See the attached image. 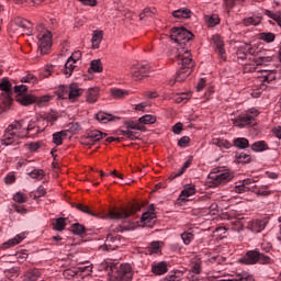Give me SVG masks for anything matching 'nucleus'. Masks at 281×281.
I'll list each match as a JSON object with an SVG mask.
<instances>
[{
    "label": "nucleus",
    "mask_w": 281,
    "mask_h": 281,
    "mask_svg": "<svg viewBox=\"0 0 281 281\" xmlns=\"http://www.w3.org/2000/svg\"><path fill=\"white\" fill-rule=\"evenodd\" d=\"M194 194H196V187H194V184H186L180 193L179 201H188V199L194 196Z\"/></svg>",
    "instance_id": "obj_18"
},
{
    "label": "nucleus",
    "mask_w": 281,
    "mask_h": 281,
    "mask_svg": "<svg viewBox=\"0 0 281 281\" xmlns=\"http://www.w3.org/2000/svg\"><path fill=\"white\" fill-rule=\"evenodd\" d=\"M137 210H139V206L134 205L130 207L127 211H110L108 217L111 221H126V218H128V216H133V214H135Z\"/></svg>",
    "instance_id": "obj_9"
},
{
    "label": "nucleus",
    "mask_w": 281,
    "mask_h": 281,
    "mask_svg": "<svg viewBox=\"0 0 281 281\" xmlns=\"http://www.w3.org/2000/svg\"><path fill=\"white\" fill-rule=\"evenodd\" d=\"M123 137H127V139H139L140 134L139 132L131 128L122 130L121 131Z\"/></svg>",
    "instance_id": "obj_33"
},
{
    "label": "nucleus",
    "mask_w": 281,
    "mask_h": 281,
    "mask_svg": "<svg viewBox=\"0 0 281 281\" xmlns=\"http://www.w3.org/2000/svg\"><path fill=\"white\" fill-rule=\"evenodd\" d=\"M181 239L186 245H190V243H192L194 240V234L192 233H182L181 234Z\"/></svg>",
    "instance_id": "obj_56"
},
{
    "label": "nucleus",
    "mask_w": 281,
    "mask_h": 281,
    "mask_svg": "<svg viewBox=\"0 0 281 281\" xmlns=\"http://www.w3.org/2000/svg\"><path fill=\"white\" fill-rule=\"evenodd\" d=\"M237 159L239 164H249V161H251V156L241 153L237 156Z\"/></svg>",
    "instance_id": "obj_61"
},
{
    "label": "nucleus",
    "mask_w": 281,
    "mask_h": 281,
    "mask_svg": "<svg viewBox=\"0 0 281 281\" xmlns=\"http://www.w3.org/2000/svg\"><path fill=\"white\" fill-rule=\"evenodd\" d=\"M100 43H102V32L97 31L92 35V48L98 49V47H100Z\"/></svg>",
    "instance_id": "obj_36"
},
{
    "label": "nucleus",
    "mask_w": 281,
    "mask_h": 281,
    "mask_svg": "<svg viewBox=\"0 0 281 281\" xmlns=\"http://www.w3.org/2000/svg\"><path fill=\"white\" fill-rule=\"evenodd\" d=\"M269 186H254L252 187V192L257 194V196H270L271 190L268 189Z\"/></svg>",
    "instance_id": "obj_28"
},
{
    "label": "nucleus",
    "mask_w": 281,
    "mask_h": 281,
    "mask_svg": "<svg viewBox=\"0 0 281 281\" xmlns=\"http://www.w3.org/2000/svg\"><path fill=\"white\" fill-rule=\"evenodd\" d=\"M75 276H78V268L66 269L64 271V278H66V280H71Z\"/></svg>",
    "instance_id": "obj_54"
},
{
    "label": "nucleus",
    "mask_w": 281,
    "mask_h": 281,
    "mask_svg": "<svg viewBox=\"0 0 281 281\" xmlns=\"http://www.w3.org/2000/svg\"><path fill=\"white\" fill-rule=\"evenodd\" d=\"M16 25L19 27V32H22V34H26V36L32 34V22L22 19L16 21Z\"/></svg>",
    "instance_id": "obj_19"
},
{
    "label": "nucleus",
    "mask_w": 281,
    "mask_h": 281,
    "mask_svg": "<svg viewBox=\"0 0 281 281\" xmlns=\"http://www.w3.org/2000/svg\"><path fill=\"white\" fill-rule=\"evenodd\" d=\"M260 40L265 41V43H273L276 41V34L273 33H261Z\"/></svg>",
    "instance_id": "obj_53"
},
{
    "label": "nucleus",
    "mask_w": 281,
    "mask_h": 281,
    "mask_svg": "<svg viewBox=\"0 0 281 281\" xmlns=\"http://www.w3.org/2000/svg\"><path fill=\"white\" fill-rule=\"evenodd\" d=\"M76 69V61H74V59H70L68 57V60L65 64V68H64V74L66 76V78H69V76H71V74H74V70Z\"/></svg>",
    "instance_id": "obj_32"
},
{
    "label": "nucleus",
    "mask_w": 281,
    "mask_h": 281,
    "mask_svg": "<svg viewBox=\"0 0 281 281\" xmlns=\"http://www.w3.org/2000/svg\"><path fill=\"white\" fill-rule=\"evenodd\" d=\"M234 179V173L229 170L211 172L207 178L209 188H218V186H225Z\"/></svg>",
    "instance_id": "obj_4"
},
{
    "label": "nucleus",
    "mask_w": 281,
    "mask_h": 281,
    "mask_svg": "<svg viewBox=\"0 0 281 281\" xmlns=\"http://www.w3.org/2000/svg\"><path fill=\"white\" fill-rule=\"evenodd\" d=\"M106 137V134L102 133L101 131L93 130L90 131L86 137L82 138V144L86 146H93L95 142H100V139H104Z\"/></svg>",
    "instance_id": "obj_12"
},
{
    "label": "nucleus",
    "mask_w": 281,
    "mask_h": 281,
    "mask_svg": "<svg viewBox=\"0 0 281 281\" xmlns=\"http://www.w3.org/2000/svg\"><path fill=\"white\" fill-rule=\"evenodd\" d=\"M90 71H94L95 74H101L102 71V61L100 59H94L90 63Z\"/></svg>",
    "instance_id": "obj_41"
},
{
    "label": "nucleus",
    "mask_w": 281,
    "mask_h": 281,
    "mask_svg": "<svg viewBox=\"0 0 281 281\" xmlns=\"http://www.w3.org/2000/svg\"><path fill=\"white\" fill-rule=\"evenodd\" d=\"M267 227V222L263 220H254L249 222L248 224V229L252 232L254 234H260V232L265 231Z\"/></svg>",
    "instance_id": "obj_17"
},
{
    "label": "nucleus",
    "mask_w": 281,
    "mask_h": 281,
    "mask_svg": "<svg viewBox=\"0 0 281 281\" xmlns=\"http://www.w3.org/2000/svg\"><path fill=\"white\" fill-rule=\"evenodd\" d=\"M149 254H159L161 251V244L159 241H154L148 247Z\"/></svg>",
    "instance_id": "obj_48"
},
{
    "label": "nucleus",
    "mask_w": 281,
    "mask_h": 281,
    "mask_svg": "<svg viewBox=\"0 0 281 281\" xmlns=\"http://www.w3.org/2000/svg\"><path fill=\"white\" fill-rule=\"evenodd\" d=\"M25 238H27V232L20 233L15 235L13 238L4 241L0 246V249H11V247H16V245H21V243H23Z\"/></svg>",
    "instance_id": "obj_15"
},
{
    "label": "nucleus",
    "mask_w": 281,
    "mask_h": 281,
    "mask_svg": "<svg viewBox=\"0 0 281 281\" xmlns=\"http://www.w3.org/2000/svg\"><path fill=\"white\" fill-rule=\"evenodd\" d=\"M176 19H190L192 16V11L188 8L178 9L172 12Z\"/></svg>",
    "instance_id": "obj_26"
},
{
    "label": "nucleus",
    "mask_w": 281,
    "mask_h": 281,
    "mask_svg": "<svg viewBox=\"0 0 281 281\" xmlns=\"http://www.w3.org/2000/svg\"><path fill=\"white\" fill-rule=\"evenodd\" d=\"M7 130H9L18 139L27 137V134L30 133V130L24 126L23 121H14L7 127Z\"/></svg>",
    "instance_id": "obj_8"
},
{
    "label": "nucleus",
    "mask_w": 281,
    "mask_h": 281,
    "mask_svg": "<svg viewBox=\"0 0 281 281\" xmlns=\"http://www.w3.org/2000/svg\"><path fill=\"white\" fill-rule=\"evenodd\" d=\"M29 150H31V153H36V150H38V148H41V142H35V143H30L27 145Z\"/></svg>",
    "instance_id": "obj_64"
},
{
    "label": "nucleus",
    "mask_w": 281,
    "mask_h": 281,
    "mask_svg": "<svg viewBox=\"0 0 281 281\" xmlns=\"http://www.w3.org/2000/svg\"><path fill=\"white\" fill-rule=\"evenodd\" d=\"M82 94V89L78 87V85L72 83L68 88L64 87L59 90L58 98H61V100H67L69 98L71 102H76L78 98H80Z\"/></svg>",
    "instance_id": "obj_5"
},
{
    "label": "nucleus",
    "mask_w": 281,
    "mask_h": 281,
    "mask_svg": "<svg viewBox=\"0 0 281 281\" xmlns=\"http://www.w3.org/2000/svg\"><path fill=\"white\" fill-rule=\"evenodd\" d=\"M151 271L155 276H164V273H168V262L160 261L158 263H154L151 266Z\"/></svg>",
    "instance_id": "obj_21"
},
{
    "label": "nucleus",
    "mask_w": 281,
    "mask_h": 281,
    "mask_svg": "<svg viewBox=\"0 0 281 281\" xmlns=\"http://www.w3.org/2000/svg\"><path fill=\"white\" fill-rule=\"evenodd\" d=\"M192 98V94L188 92L176 93L172 95V100L177 102V104H186L188 100Z\"/></svg>",
    "instance_id": "obj_27"
},
{
    "label": "nucleus",
    "mask_w": 281,
    "mask_h": 281,
    "mask_svg": "<svg viewBox=\"0 0 281 281\" xmlns=\"http://www.w3.org/2000/svg\"><path fill=\"white\" fill-rule=\"evenodd\" d=\"M49 126V121L46 117H40L36 121H30L27 131H35V133H43Z\"/></svg>",
    "instance_id": "obj_13"
},
{
    "label": "nucleus",
    "mask_w": 281,
    "mask_h": 281,
    "mask_svg": "<svg viewBox=\"0 0 281 281\" xmlns=\"http://www.w3.org/2000/svg\"><path fill=\"white\" fill-rule=\"evenodd\" d=\"M16 101L22 104V106H30L36 102V97L33 94L18 95Z\"/></svg>",
    "instance_id": "obj_23"
},
{
    "label": "nucleus",
    "mask_w": 281,
    "mask_h": 281,
    "mask_svg": "<svg viewBox=\"0 0 281 281\" xmlns=\"http://www.w3.org/2000/svg\"><path fill=\"white\" fill-rule=\"evenodd\" d=\"M29 177H31V179H36V181H41L43 177H45V171H43V169H34L29 173Z\"/></svg>",
    "instance_id": "obj_42"
},
{
    "label": "nucleus",
    "mask_w": 281,
    "mask_h": 281,
    "mask_svg": "<svg viewBox=\"0 0 281 281\" xmlns=\"http://www.w3.org/2000/svg\"><path fill=\"white\" fill-rule=\"evenodd\" d=\"M273 80H276V72L265 70V75L261 77V82H273Z\"/></svg>",
    "instance_id": "obj_46"
},
{
    "label": "nucleus",
    "mask_w": 281,
    "mask_h": 281,
    "mask_svg": "<svg viewBox=\"0 0 281 281\" xmlns=\"http://www.w3.org/2000/svg\"><path fill=\"white\" fill-rule=\"evenodd\" d=\"M11 89H12V83L10 82V80H8V78H3L2 81L0 82V90L5 91V93H8V91H10Z\"/></svg>",
    "instance_id": "obj_50"
},
{
    "label": "nucleus",
    "mask_w": 281,
    "mask_h": 281,
    "mask_svg": "<svg viewBox=\"0 0 281 281\" xmlns=\"http://www.w3.org/2000/svg\"><path fill=\"white\" fill-rule=\"evenodd\" d=\"M205 21L210 27H214L215 25H218L221 23V18L216 14L207 15L205 18Z\"/></svg>",
    "instance_id": "obj_39"
},
{
    "label": "nucleus",
    "mask_w": 281,
    "mask_h": 281,
    "mask_svg": "<svg viewBox=\"0 0 281 281\" xmlns=\"http://www.w3.org/2000/svg\"><path fill=\"white\" fill-rule=\"evenodd\" d=\"M245 49H249V45L245 44L238 48L237 58H239V60H245L247 58V52H245Z\"/></svg>",
    "instance_id": "obj_49"
},
{
    "label": "nucleus",
    "mask_w": 281,
    "mask_h": 281,
    "mask_svg": "<svg viewBox=\"0 0 281 281\" xmlns=\"http://www.w3.org/2000/svg\"><path fill=\"white\" fill-rule=\"evenodd\" d=\"M2 144L4 146H10L12 144H19V138L12 134L9 130L4 131V135L2 137Z\"/></svg>",
    "instance_id": "obj_22"
},
{
    "label": "nucleus",
    "mask_w": 281,
    "mask_h": 281,
    "mask_svg": "<svg viewBox=\"0 0 281 281\" xmlns=\"http://www.w3.org/2000/svg\"><path fill=\"white\" fill-rule=\"evenodd\" d=\"M178 146L180 148H188V146H190V138L189 136H182L179 140H178Z\"/></svg>",
    "instance_id": "obj_59"
},
{
    "label": "nucleus",
    "mask_w": 281,
    "mask_h": 281,
    "mask_svg": "<svg viewBox=\"0 0 281 281\" xmlns=\"http://www.w3.org/2000/svg\"><path fill=\"white\" fill-rule=\"evenodd\" d=\"M244 25H260V18L259 16H249L244 19L243 21Z\"/></svg>",
    "instance_id": "obj_44"
},
{
    "label": "nucleus",
    "mask_w": 281,
    "mask_h": 281,
    "mask_svg": "<svg viewBox=\"0 0 281 281\" xmlns=\"http://www.w3.org/2000/svg\"><path fill=\"white\" fill-rule=\"evenodd\" d=\"M127 128L132 130V131H140L142 133H144L146 131V127L139 123H132L127 126Z\"/></svg>",
    "instance_id": "obj_62"
},
{
    "label": "nucleus",
    "mask_w": 281,
    "mask_h": 281,
    "mask_svg": "<svg viewBox=\"0 0 281 281\" xmlns=\"http://www.w3.org/2000/svg\"><path fill=\"white\" fill-rule=\"evenodd\" d=\"M258 254L259 251L250 250L240 261L244 262V265H258Z\"/></svg>",
    "instance_id": "obj_20"
},
{
    "label": "nucleus",
    "mask_w": 281,
    "mask_h": 281,
    "mask_svg": "<svg viewBox=\"0 0 281 281\" xmlns=\"http://www.w3.org/2000/svg\"><path fill=\"white\" fill-rule=\"evenodd\" d=\"M112 95L113 98H116V99L126 98V95H128V90L112 89Z\"/></svg>",
    "instance_id": "obj_47"
},
{
    "label": "nucleus",
    "mask_w": 281,
    "mask_h": 281,
    "mask_svg": "<svg viewBox=\"0 0 281 281\" xmlns=\"http://www.w3.org/2000/svg\"><path fill=\"white\" fill-rule=\"evenodd\" d=\"M213 146H217V148H225L226 150L232 148V143L225 138H213Z\"/></svg>",
    "instance_id": "obj_30"
},
{
    "label": "nucleus",
    "mask_w": 281,
    "mask_h": 281,
    "mask_svg": "<svg viewBox=\"0 0 281 281\" xmlns=\"http://www.w3.org/2000/svg\"><path fill=\"white\" fill-rule=\"evenodd\" d=\"M36 38H37V52L41 56H45L52 52L53 35L52 31L47 30L43 24L36 27Z\"/></svg>",
    "instance_id": "obj_2"
},
{
    "label": "nucleus",
    "mask_w": 281,
    "mask_h": 281,
    "mask_svg": "<svg viewBox=\"0 0 281 281\" xmlns=\"http://www.w3.org/2000/svg\"><path fill=\"white\" fill-rule=\"evenodd\" d=\"M71 232L77 236H82V234H85V227L82 226V224L77 223L71 226Z\"/></svg>",
    "instance_id": "obj_52"
},
{
    "label": "nucleus",
    "mask_w": 281,
    "mask_h": 281,
    "mask_svg": "<svg viewBox=\"0 0 281 281\" xmlns=\"http://www.w3.org/2000/svg\"><path fill=\"white\" fill-rule=\"evenodd\" d=\"M97 120L98 122H101V124H106L109 122H113L114 120H119V119L117 116H113L112 114H109L106 112H98Z\"/></svg>",
    "instance_id": "obj_25"
},
{
    "label": "nucleus",
    "mask_w": 281,
    "mask_h": 281,
    "mask_svg": "<svg viewBox=\"0 0 281 281\" xmlns=\"http://www.w3.org/2000/svg\"><path fill=\"white\" fill-rule=\"evenodd\" d=\"M4 276L7 280L14 281L19 276H21V269L19 267H13L4 270Z\"/></svg>",
    "instance_id": "obj_24"
},
{
    "label": "nucleus",
    "mask_w": 281,
    "mask_h": 281,
    "mask_svg": "<svg viewBox=\"0 0 281 281\" xmlns=\"http://www.w3.org/2000/svg\"><path fill=\"white\" fill-rule=\"evenodd\" d=\"M116 281H131L133 280V267L130 263H122L117 274L114 276Z\"/></svg>",
    "instance_id": "obj_11"
},
{
    "label": "nucleus",
    "mask_w": 281,
    "mask_h": 281,
    "mask_svg": "<svg viewBox=\"0 0 281 281\" xmlns=\"http://www.w3.org/2000/svg\"><path fill=\"white\" fill-rule=\"evenodd\" d=\"M194 34L186 30L184 27H173L170 33L171 41L177 43L176 48L172 50L173 57H177L178 49H188L186 45L190 43V40L193 38Z\"/></svg>",
    "instance_id": "obj_3"
},
{
    "label": "nucleus",
    "mask_w": 281,
    "mask_h": 281,
    "mask_svg": "<svg viewBox=\"0 0 281 281\" xmlns=\"http://www.w3.org/2000/svg\"><path fill=\"white\" fill-rule=\"evenodd\" d=\"M190 273H194L195 276H199V273H201V261H196L191 270H190Z\"/></svg>",
    "instance_id": "obj_63"
},
{
    "label": "nucleus",
    "mask_w": 281,
    "mask_h": 281,
    "mask_svg": "<svg viewBox=\"0 0 281 281\" xmlns=\"http://www.w3.org/2000/svg\"><path fill=\"white\" fill-rule=\"evenodd\" d=\"M47 194V190L44 189L43 186H40L35 191L31 192L32 199H41V196H45Z\"/></svg>",
    "instance_id": "obj_40"
},
{
    "label": "nucleus",
    "mask_w": 281,
    "mask_h": 281,
    "mask_svg": "<svg viewBox=\"0 0 281 281\" xmlns=\"http://www.w3.org/2000/svg\"><path fill=\"white\" fill-rule=\"evenodd\" d=\"M99 93H100V90L98 88H90L87 91V102H89L90 104L98 102Z\"/></svg>",
    "instance_id": "obj_29"
},
{
    "label": "nucleus",
    "mask_w": 281,
    "mask_h": 281,
    "mask_svg": "<svg viewBox=\"0 0 281 281\" xmlns=\"http://www.w3.org/2000/svg\"><path fill=\"white\" fill-rule=\"evenodd\" d=\"M254 187H246L245 184L235 186V192L237 194H244V192H252Z\"/></svg>",
    "instance_id": "obj_55"
},
{
    "label": "nucleus",
    "mask_w": 281,
    "mask_h": 281,
    "mask_svg": "<svg viewBox=\"0 0 281 281\" xmlns=\"http://www.w3.org/2000/svg\"><path fill=\"white\" fill-rule=\"evenodd\" d=\"M63 137H67L66 131H60V132L53 134V142L56 144V146H61Z\"/></svg>",
    "instance_id": "obj_38"
},
{
    "label": "nucleus",
    "mask_w": 281,
    "mask_h": 281,
    "mask_svg": "<svg viewBox=\"0 0 281 281\" xmlns=\"http://www.w3.org/2000/svg\"><path fill=\"white\" fill-rule=\"evenodd\" d=\"M27 250H22L15 254V258L18 262H25L27 260Z\"/></svg>",
    "instance_id": "obj_60"
},
{
    "label": "nucleus",
    "mask_w": 281,
    "mask_h": 281,
    "mask_svg": "<svg viewBox=\"0 0 281 281\" xmlns=\"http://www.w3.org/2000/svg\"><path fill=\"white\" fill-rule=\"evenodd\" d=\"M269 147L265 140H258L251 145V150L255 153H262L267 150Z\"/></svg>",
    "instance_id": "obj_35"
},
{
    "label": "nucleus",
    "mask_w": 281,
    "mask_h": 281,
    "mask_svg": "<svg viewBox=\"0 0 281 281\" xmlns=\"http://www.w3.org/2000/svg\"><path fill=\"white\" fill-rule=\"evenodd\" d=\"M212 42L213 47H215V52L217 53V56L221 58V60H227V54L225 53V43L223 42V38H221V35H213Z\"/></svg>",
    "instance_id": "obj_14"
},
{
    "label": "nucleus",
    "mask_w": 281,
    "mask_h": 281,
    "mask_svg": "<svg viewBox=\"0 0 281 281\" xmlns=\"http://www.w3.org/2000/svg\"><path fill=\"white\" fill-rule=\"evenodd\" d=\"M273 60V57L271 56H259L255 59H248V61L244 65V71L245 74H251L260 67V65H267V63H271Z\"/></svg>",
    "instance_id": "obj_6"
},
{
    "label": "nucleus",
    "mask_w": 281,
    "mask_h": 281,
    "mask_svg": "<svg viewBox=\"0 0 281 281\" xmlns=\"http://www.w3.org/2000/svg\"><path fill=\"white\" fill-rule=\"evenodd\" d=\"M130 74L133 80H144V78H148V74H150V66L148 64L134 65L131 67Z\"/></svg>",
    "instance_id": "obj_7"
},
{
    "label": "nucleus",
    "mask_w": 281,
    "mask_h": 281,
    "mask_svg": "<svg viewBox=\"0 0 281 281\" xmlns=\"http://www.w3.org/2000/svg\"><path fill=\"white\" fill-rule=\"evenodd\" d=\"M155 218H157V215L155 214V210H150V211L145 212L142 215V223H144L146 225L147 223H153V221H155Z\"/></svg>",
    "instance_id": "obj_34"
},
{
    "label": "nucleus",
    "mask_w": 281,
    "mask_h": 281,
    "mask_svg": "<svg viewBox=\"0 0 281 281\" xmlns=\"http://www.w3.org/2000/svg\"><path fill=\"white\" fill-rule=\"evenodd\" d=\"M65 227H67L65 217H58L53 222V229H55V232H64Z\"/></svg>",
    "instance_id": "obj_31"
},
{
    "label": "nucleus",
    "mask_w": 281,
    "mask_h": 281,
    "mask_svg": "<svg viewBox=\"0 0 281 281\" xmlns=\"http://www.w3.org/2000/svg\"><path fill=\"white\" fill-rule=\"evenodd\" d=\"M234 126H237V128H245L247 126H256V119L251 116V114L246 113L243 115L237 116L233 120Z\"/></svg>",
    "instance_id": "obj_10"
},
{
    "label": "nucleus",
    "mask_w": 281,
    "mask_h": 281,
    "mask_svg": "<svg viewBox=\"0 0 281 281\" xmlns=\"http://www.w3.org/2000/svg\"><path fill=\"white\" fill-rule=\"evenodd\" d=\"M104 245L108 251H115L120 247V236L109 233Z\"/></svg>",
    "instance_id": "obj_16"
},
{
    "label": "nucleus",
    "mask_w": 281,
    "mask_h": 281,
    "mask_svg": "<svg viewBox=\"0 0 281 281\" xmlns=\"http://www.w3.org/2000/svg\"><path fill=\"white\" fill-rule=\"evenodd\" d=\"M13 201H15V203H25L27 201V195H25L21 192H16L13 195Z\"/></svg>",
    "instance_id": "obj_58"
},
{
    "label": "nucleus",
    "mask_w": 281,
    "mask_h": 281,
    "mask_svg": "<svg viewBox=\"0 0 281 281\" xmlns=\"http://www.w3.org/2000/svg\"><path fill=\"white\" fill-rule=\"evenodd\" d=\"M173 58L182 63L180 70L176 75V82H183L192 74V68L194 67L192 54L189 49L178 48Z\"/></svg>",
    "instance_id": "obj_1"
},
{
    "label": "nucleus",
    "mask_w": 281,
    "mask_h": 281,
    "mask_svg": "<svg viewBox=\"0 0 281 281\" xmlns=\"http://www.w3.org/2000/svg\"><path fill=\"white\" fill-rule=\"evenodd\" d=\"M25 278L27 281H36L38 280V270H29L25 273Z\"/></svg>",
    "instance_id": "obj_57"
},
{
    "label": "nucleus",
    "mask_w": 281,
    "mask_h": 281,
    "mask_svg": "<svg viewBox=\"0 0 281 281\" xmlns=\"http://www.w3.org/2000/svg\"><path fill=\"white\" fill-rule=\"evenodd\" d=\"M138 122H140V124H155V122H157V116L145 114L138 119Z\"/></svg>",
    "instance_id": "obj_37"
},
{
    "label": "nucleus",
    "mask_w": 281,
    "mask_h": 281,
    "mask_svg": "<svg viewBox=\"0 0 281 281\" xmlns=\"http://www.w3.org/2000/svg\"><path fill=\"white\" fill-rule=\"evenodd\" d=\"M234 144L237 148L240 149L249 148V140L247 138H236Z\"/></svg>",
    "instance_id": "obj_45"
},
{
    "label": "nucleus",
    "mask_w": 281,
    "mask_h": 281,
    "mask_svg": "<svg viewBox=\"0 0 281 281\" xmlns=\"http://www.w3.org/2000/svg\"><path fill=\"white\" fill-rule=\"evenodd\" d=\"M49 100H52V95L45 94L43 97L36 98V104L37 106L42 108V106H47V104L49 103Z\"/></svg>",
    "instance_id": "obj_43"
},
{
    "label": "nucleus",
    "mask_w": 281,
    "mask_h": 281,
    "mask_svg": "<svg viewBox=\"0 0 281 281\" xmlns=\"http://www.w3.org/2000/svg\"><path fill=\"white\" fill-rule=\"evenodd\" d=\"M257 262H259V265H271V258L262 252H258Z\"/></svg>",
    "instance_id": "obj_51"
}]
</instances>
